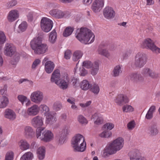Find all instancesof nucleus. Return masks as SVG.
<instances>
[{"label":"nucleus","mask_w":160,"mask_h":160,"mask_svg":"<svg viewBox=\"0 0 160 160\" xmlns=\"http://www.w3.org/2000/svg\"><path fill=\"white\" fill-rule=\"evenodd\" d=\"M71 55V52L69 50H67L64 53V58L67 59H69Z\"/></svg>","instance_id":"nucleus-57"},{"label":"nucleus","mask_w":160,"mask_h":160,"mask_svg":"<svg viewBox=\"0 0 160 160\" xmlns=\"http://www.w3.org/2000/svg\"><path fill=\"white\" fill-rule=\"evenodd\" d=\"M92 68L91 71V74L93 76L96 75L99 69V66L97 62H95V65L92 67Z\"/></svg>","instance_id":"nucleus-42"},{"label":"nucleus","mask_w":160,"mask_h":160,"mask_svg":"<svg viewBox=\"0 0 160 160\" xmlns=\"http://www.w3.org/2000/svg\"><path fill=\"white\" fill-rule=\"evenodd\" d=\"M46 148L44 147L39 148L37 150V157L39 160H43L45 156Z\"/></svg>","instance_id":"nucleus-23"},{"label":"nucleus","mask_w":160,"mask_h":160,"mask_svg":"<svg viewBox=\"0 0 160 160\" xmlns=\"http://www.w3.org/2000/svg\"><path fill=\"white\" fill-rule=\"evenodd\" d=\"M135 123L134 121L130 122L127 124L128 128L129 130H131L133 128L135 127Z\"/></svg>","instance_id":"nucleus-59"},{"label":"nucleus","mask_w":160,"mask_h":160,"mask_svg":"<svg viewBox=\"0 0 160 160\" xmlns=\"http://www.w3.org/2000/svg\"><path fill=\"white\" fill-rule=\"evenodd\" d=\"M18 100L23 104L24 102L27 100V97L23 95H19L18 97Z\"/></svg>","instance_id":"nucleus-56"},{"label":"nucleus","mask_w":160,"mask_h":160,"mask_svg":"<svg viewBox=\"0 0 160 160\" xmlns=\"http://www.w3.org/2000/svg\"><path fill=\"white\" fill-rule=\"evenodd\" d=\"M92 118L94 120V123L96 125H99L102 124L103 122V119L102 117L99 116L98 114L97 113H95L92 116Z\"/></svg>","instance_id":"nucleus-32"},{"label":"nucleus","mask_w":160,"mask_h":160,"mask_svg":"<svg viewBox=\"0 0 160 160\" xmlns=\"http://www.w3.org/2000/svg\"><path fill=\"white\" fill-rule=\"evenodd\" d=\"M62 108L61 103L59 102H56L54 103L53 106V109L56 111L60 110Z\"/></svg>","instance_id":"nucleus-44"},{"label":"nucleus","mask_w":160,"mask_h":160,"mask_svg":"<svg viewBox=\"0 0 160 160\" xmlns=\"http://www.w3.org/2000/svg\"><path fill=\"white\" fill-rule=\"evenodd\" d=\"M40 62V60L38 59H36L33 62L32 65V68L34 69Z\"/></svg>","instance_id":"nucleus-60"},{"label":"nucleus","mask_w":160,"mask_h":160,"mask_svg":"<svg viewBox=\"0 0 160 160\" xmlns=\"http://www.w3.org/2000/svg\"><path fill=\"white\" fill-rule=\"evenodd\" d=\"M41 26L42 30L44 32H48L52 28L53 22L50 19L43 18L41 20Z\"/></svg>","instance_id":"nucleus-8"},{"label":"nucleus","mask_w":160,"mask_h":160,"mask_svg":"<svg viewBox=\"0 0 160 160\" xmlns=\"http://www.w3.org/2000/svg\"><path fill=\"white\" fill-rule=\"evenodd\" d=\"M81 88L84 90H86L89 88L91 85L90 84L89 82L86 80H83L80 83Z\"/></svg>","instance_id":"nucleus-36"},{"label":"nucleus","mask_w":160,"mask_h":160,"mask_svg":"<svg viewBox=\"0 0 160 160\" xmlns=\"http://www.w3.org/2000/svg\"><path fill=\"white\" fill-rule=\"evenodd\" d=\"M72 147L75 151L82 152L86 148V143L83 136L80 134H77L72 140Z\"/></svg>","instance_id":"nucleus-3"},{"label":"nucleus","mask_w":160,"mask_h":160,"mask_svg":"<svg viewBox=\"0 0 160 160\" xmlns=\"http://www.w3.org/2000/svg\"><path fill=\"white\" fill-rule=\"evenodd\" d=\"M19 12L17 10H12L9 12L8 15V20L10 22H12L19 18Z\"/></svg>","instance_id":"nucleus-16"},{"label":"nucleus","mask_w":160,"mask_h":160,"mask_svg":"<svg viewBox=\"0 0 160 160\" xmlns=\"http://www.w3.org/2000/svg\"><path fill=\"white\" fill-rule=\"evenodd\" d=\"M79 31L76 38L82 43L89 44L93 42L94 40V36L91 30L87 28H81Z\"/></svg>","instance_id":"nucleus-1"},{"label":"nucleus","mask_w":160,"mask_h":160,"mask_svg":"<svg viewBox=\"0 0 160 160\" xmlns=\"http://www.w3.org/2000/svg\"><path fill=\"white\" fill-rule=\"evenodd\" d=\"M17 3V1L16 0H12L8 2L7 4V8L9 9L13 7L16 5Z\"/></svg>","instance_id":"nucleus-49"},{"label":"nucleus","mask_w":160,"mask_h":160,"mask_svg":"<svg viewBox=\"0 0 160 160\" xmlns=\"http://www.w3.org/2000/svg\"><path fill=\"white\" fill-rule=\"evenodd\" d=\"M122 72L121 66L118 65L114 68L112 72V74L113 77H117Z\"/></svg>","instance_id":"nucleus-34"},{"label":"nucleus","mask_w":160,"mask_h":160,"mask_svg":"<svg viewBox=\"0 0 160 160\" xmlns=\"http://www.w3.org/2000/svg\"><path fill=\"white\" fill-rule=\"evenodd\" d=\"M159 77L160 75L159 73L155 72L152 70L148 77L152 79H157L159 78Z\"/></svg>","instance_id":"nucleus-53"},{"label":"nucleus","mask_w":160,"mask_h":160,"mask_svg":"<svg viewBox=\"0 0 160 160\" xmlns=\"http://www.w3.org/2000/svg\"><path fill=\"white\" fill-rule=\"evenodd\" d=\"M14 153L12 151L8 152L5 156V160H13Z\"/></svg>","instance_id":"nucleus-47"},{"label":"nucleus","mask_w":160,"mask_h":160,"mask_svg":"<svg viewBox=\"0 0 160 160\" xmlns=\"http://www.w3.org/2000/svg\"><path fill=\"white\" fill-rule=\"evenodd\" d=\"M57 38V34L54 29L51 32L50 34L49 41L52 43H54L55 42Z\"/></svg>","instance_id":"nucleus-38"},{"label":"nucleus","mask_w":160,"mask_h":160,"mask_svg":"<svg viewBox=\"0 0 160 160\" xmlns=\"http://www.w3.org/2000/svg\"><path fill=\"white\" fill-rule=\"evenodd\" d=\"M80 75L82 76H84L88 73L87 71L83 67L80 68Z\"/></svg>","instance_id":"nucleus-61"},{"label":"nucleus","mask_w":160,"mask_h":160,"mask_svg":"<svg viewBox=\"0 0 160 160\" xmlns=\"http://www.w3.org/2000/svg\"><path fill=\"white\" fill-rule=\"evenodd\" d=\"M6 41V37L4 33L2 31H0V44H3Z\"/></svg>","instance_id":"nucleus-48"},{"label":"nucleus","mask_w":160,"mask_h":160,"mask_svg":"<svg viewBox=\"0 0 160 160\" xmlns=\"http://www.w3.org/2000/svg\"><path fill=\"white\" fill-rule=\"evenodd\" d=\"M69 82V79L67 77L65 80L64 79H60L58 81L56 82V84H57L59 87L63 90L67 89L68 86V82Z\"/></svg>","instance_id":"nucleus-20"},{"label":"nucleus","mask_w":160,"mask_h":160,"mask_svg":"<svg viewBox=\"0 0 160 160\" xmlns=\"http://www.w3.org/2000/svg\"><path fill=\"white\" fill-rule=\"evenodd\" d=\"M43 93L39 90H37L33 92L30 96L31 100L37 104L40 103L43 100Z\"/></svg>","instance_id":"nucleus-9"},{"label":"nucleus","mask_w":160,"mask_h":160,"mask_svg":"<svg viewBox=\"0 0 160 160\" xmlns=\"http://www.w3.org/2000/svg\"><path fill=\"white\" fill-rule=\"evenodd\" d=\"M39 107L41 109V110L44 111L45 112V113H46L49 112V110L48 107H47L46 105L44 104L41 105Z\"/></svg>","instance_id":"nucleus-58"},{"label":"nucleus","mask_w":160,"mask_h":160,"mask_svg":"<svg viewBox=\"0 0 160 160\" xmlns=\"http://www.w3.org/2000/svg\"><path fill=\"white\" fill-rule=\"evenodd\" d=\"M149 133L152 136L157 135L159 132L158 126L156 124L153 123L149 126L148 128Z\"/></svg>","instance_id":"nucleus-25"},{"label":"nucleus","mask_w":160,"mask_h":160,"mask_svg":"<svg viewBox=\"0 0 160 160\" xmlns=\"http://www.w3.org/2000/svg\"><path fill=\"white\" fill-rule=\"evenodd\" d=\"M44 128H37L36 131V137L41 140L45 142H48L51 140L53 138V135L49 130L44 131Z\"/></svg>","instance_id":"nucleus-4"},{"label":"nucleus","mask_w":160,"mask_h":160,"mask_svg":"<svg viewBox=\"0 0 160 160\" xmlns=\"http://www.w3.org/2000/svg\"><path fill=\"white\" fill-rule=\"evenodd\" d=\"M152 70L149 68H145L142 69V74L145 77H148Z\"/></svg>","instance_id":"nucleus-41"},{"label":"nucleus","mask_w":160,"mask_h":160,"mask_svg":"<svg viewBox=\"0 0 160 160\" xmlns=\"http://www.w3.org/2000/svg\"><path fill=\"white\" fill-rule=\"evenodd\" d=\"M7 86L6 85H4L2 89H1L0 92L2 95H5L7 90Z\"/></svg>","instance_id":"nucleus-62"},{"label":"nucleus","mask_w":160,"mask_h":160,"mask_svg":"<svg viewBox=\"0 0 160 160\" xmlns=\"http://www.w3.org/2000/svg\"><path fill=\"white\" fill-rule=\"evenodd\" d=\"M103 14L107 19H111L115 16V13L113 9L109 7H107L103 10Z\"/></svg>","instance_id":"nucleus-14"},{"label":"nucleus","mask_w":160,"mask_h":160,"mask_svg":"<svg viewBox=\"0 0 160 160\" xmlns=\"http://www.w3.org/2000/svg\"><path fill=\"white\" fill-rule=\"evenodd\" d=\"M129 79L133 82H143L144 78L142 75L140 73H132L129 76Z\"/></svg>","instance_id":"nucleus-18"},{"label":"nucleus","mask_w":160,"mask_h":160,"mask_svg":"<svg viewBox=\"0 0 160 160\" xmlns=\"http://www.w3.org/2000/svg\"><path fill=\"white\" fill-rule=\"evenodd\" d=\"M73 31V28L71 27H67L64 30L63 35L64 37L70 36Z\"/></svg>","instance_id":"nucleus-40"},{"label":"nucleus","mask_w":160,"mask_h":160,"mask_svg":"<svg viewBox=\"0 0 160 160\" xmlns=\"http://www.w3.org/2000/svg\"><path fill=\"white\" fill-rule=\"evenodd\" d=\"M82 55L83 53L81 51H76L73 54L72 60L74 61H77L82 57Z\"/></svg>","instance_id":"nucleus-39"},{"label":"nucleus","mask_w":160,"mask_h":160,"mask_svg":"<svg viewBox=\"0 0 160 160\" xmlns=\"http://www.w3.org/2000/svg\"><path fill=\"white\" fill-rule=\"evenodd\" d=\"M31 47L35 54L40 55L47 51L48 47L45 43H42V40L39 37L35 38L30 42Z\"/></svg>","instance_id":"nucleus-2"},{"label":"nucleus","mask_w":160,"mask_h":160,"mask_svg":"<svg viewBox=\"0 0 160 160\" xmlns=\"http://www.w3.org/2000/svg\"><path fill=\"white\" fill-rule=\"evenodd\" d=\"M56 121V118L53 114H51L50 112L47 114L46 120L47 123L52 124L55 122Z\"/></svg>","instance_id":"nucleus-30"},{"label":"nucleus","mask_w":160,"mask_h":160,"mask_svg":"<svg viewBox=\"0 0 160 160\" xmlns=\"http://www.w3.org/2000/svg\"><path fill=\"white\" fill-rule=\"evenodd\" d=\"M123 139L122 138L119 137L114 140L108 146L116 153L117 151L120 150L123 147Z\"/></svg>","instance_id":"nucleus-7"},{"label":"nucleus","mask_w":160,"mask_h":160,"mask_svg":"<svg viewBox=\"0 0 160 160\" xmlns=\"http://www.w3.org/2000/svg\"><path fill=\"white\" fill-rule=\"evenodd\" d=\"M39 108L38 106L35 104L28 108L27 111V114L31 116H33L37 115L39 112Z\"/></svg>","instance_id":"nucleus-19"},{"label":"nucleus","mask_w":160,"mask_h":160,"mask_svg":"<svg viewBox=\"0 0 160 160\" xmlns=\"http://www.w3.org/2000/svg\"><path fill=\"white\" fill-rule=\"evenodd\" d=\"M19 145L20 149L22 151L26 150L30 148V145L25 140H21Z\"/></svg>","instance_id":"nucleus-29"},{"label":"nucleus","mask_w":160,"mask_h":160,"mask_svg":"<svg viewBox=\"0 0 160 160\" xmlns=\"http://www.w3.org/2000/svg\"><path fill=\"white\" fill-rule=\"evenodd\" d=\"M67 101L72 104H75V99L73 98H70L68 99L67 100Z\"/></svg>","instance_id":"nucleus-64"},{"label":"nucleus","mask_w":160,"mask_h":160,"mask_svg":"<svg viewBox=\"0 0 160 160\" xmlns=\"http://www.w3.org/2000/svg\"><path fill=\"white\" fill-rule=\"evenodd\" d=\"M15 113L12 110L7 109L5 112V117L6 118L13 120L16 118Z\"/></svg>","instance_id":"nucleus-27"},{"label":"nucleus","mask_w":160,"mask_h":160,"mask_svg":"<svg viewBox=\"0 0 160 160\" xmlns=\"http://www.w3.org/2000/svg\"><path fill=\"white\" fill-rule=\"evenodd\" d=\"M147 61V58L146 54L142 52H139L136 55L134 62L132 64L133 68H141L144 66Z\"/></svg>","instance_id":"nucleus-5"},{"label":"nucleus","mask_w":160,"mask_h":160,"mask_svg":"<svg viewBox=\"0 0 160 160\" xmlns=\"http://www.w3.org/2000/svg\"><path fill=\"white\" fill-rule=\"evenodd\" d=\"M54 68L53 62L50 61L46 62L45 65V69L46 72L48 73H51L53 70Z\"/></svg>","instance_id":"nucleus-24"},{"label":"nucleus","mask_w":160,"mask_h":160,"mask_svg":"<svg viewBox=\"0 0 160 160\" xmlns=\"http://www.w3.org/2000/svg\"><path fill=\"white\" fill-rule=\"evenodd\" d=\"M33 158L32 152H28L25 153L20 158L21 160H31Z\"/></svg>","instance_id":"nucleus-37"},{"label":"nucleus","mask_w":160,"mask_h":160,"mask_svg":"<svg viewBox=\"0 0 160 160\" xmlns=\"http://www.w3.org/2000/svg\"><path fill=\"white\" fill-rule=\"evenodd\" d=\"M4 53L6 56L11 57L17 52H16V48L12 44L7 43L4 48Z\"/></svg>","instance_id":"nucleus-11"},{"label":"nucleus","mask_w":160,"mask_h":160,"mask_svg":"<svg viewBox=\"0 0 160 160\" xmlns=\"http://www.w3.org/2000/svg\"><path fill=\"white\" fill-rule=\"evenodd\" d=\"M9 102L8 98L6 97H0V108L6 107Z\"/></svg>","instance_id":"nucleus-33"},{"label":"nucleus","mask_w":160,"mask_h":160,"mask_svg":"<svg viewBox=\"0 0 160 160\" xmlns=\"http://www.w3.org/2000/svg\"><path fill=\"white\" fill-rule=\"evenodd\" d=\"M141 47L143 48L149 49L155 53L160 52V48L157 47L152 41L149 38L144 40L141 43Z\"/></svg>","instance_id":"nucleus-6"},{"label":"nucleus","mask_w":160,"mask_h":160,"mask_svg":"<svg viewBox=\"0 0 160 160\" xmlns=\"http://www.w3.org/2000/svg\"><path fill=\"white\" fill-rule=\"evenodd\" d=\"M78 120L81 124H86L88 121L82 115H80L78 116Z\"/></svg>","instance_id":"nucleus-51"},{"label":"nucleus","mask_w":160,"mask_h":160,"mask_svg":"<svg viewBox=\"0 0 160 160\" xmlns=\"http://www.w3.org/2000/svg\"><path fill=\"white\" fill-rule=\"evenodd\" d=\"M114 127L113 124L111 123H108L104 125V127L105 130H108L112 129Z\"/></svg>","instance_id":"nucleus-55"},{"label":"nucleus","mask_w":160,"mask_h":160,"mask_svg":"<svg viewBox=\"0 0 160 160\" xmlns=\"http://www.w3.org/2000/svg\"><path fill=\"white\" fill-rule=\"evenodd\" d=\"M91 91L94 94H97L98 93L100 89L98 86L97 84H95L91 86Z\"/></svg>","instance_id":"nucleus-46"},{"label":"nucleus","mask_w":160,"mask_h":160,"mask_svg":"<svg viewBox=\"0 0 160 160\" xmlns=\"http://www.w3.org/2000/svg\"><path fill=\"white\" fill-rule=\"evenodd\" d=\"M71 81L73 86L78 87L79 84V79L74 77H72Z\"/></svg>","instance_id":"nucleus-54"},{"label":"nucleus","mask_w":160,"mask_h":160,"mask_svg":"<svg viewBox=\"0 0 160 160\" xmlns=\"http://www.w3.org/2000/svg\"><path fill=\"white\" fill-rule=\"evenodd\" d=\"M115 153L110 147L107 146L104 149L102 156L104 158L108 157L109 155Z\"/></svg>","instance_id":"nucleus-31"},{"label":"nucleus","mask_w":160,"mask_h":160,"mask_svg":"<svg viewBox=\"0 0 160 160\" xmlns=\"http://www.w3.org/2000/svg\"><path fill=\"white\" fill-rule=\"evenodd\" d=\"M70 132L68 128L65 127L59 132L58 136V144L61 145L63 144L66 140L68 135Z\"/></svg>","instance_id":"nucleus-10"},{"label":"nucleus","mask_w":160,"mask_h":160,"mask_svg":"<svg viewBox=\"0 0 160 160\" xmlns=\"http://www.w3.org/2000/svg\"><path fill=\"white\" fill-rule=\"evenodd\" d=\"M128 156L130 160H146L141 156L140 152L137 149H133L130 151Z\"/></svg>","instance_id":"nucleus-12"},{"label":"nucleus","mask_w":160,"mask_h":160,"mask_svg":"<svg viewBox=\"0 0 160 160\" xmlns=\"http://www.w3.org/2000/svg\"><path fill=\"white\" fill-rule=\"evenodd\" d=\"M82 66L86 68H90L93 66V64L90 61H85L83 62Z\"/></svg>","instance_id":"nucleus-50"},{"label":"nucleus","mask_w":160,"mask_h":160,"mask_svg":"<svg viewBox=\"0 0 160 160\" xmlns=\"http://www.w3.org/2000/svg\"><path fill=\"white\" fill-rule=\"evenodd\" d=\"M31 124L33 127L37 128H43L41 127L43 124L42 117L39 116L34 117L31 120Z\"/></svg>","instance_id":"nucleus-15"},{"label":"nucleus","mask_w":160,"mask_h":160,"mask_svg":"<svg viewBox=\"0 0 160 160\" xmlns=\"http://www.w3.org/2000/svg\"><path fill=\"white\" fill-rule=\"evenodd\" d=\"M60 72L59 70L57 69L54 71L52 73L51 78V82H56L58 81L59 79H60Z\"/></svg>","instance_id":"nucleus-26"},{"label":"nucleus","mask_w":160,"mask_h":160,"mask_svg":"<svg viewBox=\"0 0 160 160\" xmlns=\"http://www.w3.org/2000/svg\"><path fill=\"white\" fill-rule=\"evenodd\" d=\"M112 133L108 130H105L100 134V136L102 138H108L112 135Z\"/></svg>","instance_id":"nucleus-43"},{"label":"nucleus","mask_w":160,"mask_h":160,"mask_svg":"<svg viewBox=\"0 0 160 160\" xmlns=\"http://www.w3.org/2000/svg\"><path fill=\"white\" fill-rule=\"evenodd\" d=\"M115 102L119 105H122L128 102V99L126 96H124L122 94L118 95L115 100Z\"/></svg>","instance_id":"nucleus-22"},{"label":"nucleus","mask_w":160,"mask_h":160,"mask_svg":"<svg viewBox=\"0 0 160 160\" xmlns=\"http://www.w3.org/2000/svg\"><path fill=\"white\" fill-rule=\"evenodd\" d=\"M23 132L25 137L27 138H32L34 136L35 133L32 128L29 126L25 127Z\"/></svg>","instance_id":"nucleus-17"},{"label":"nucleus","mask_w":160,"mask_h":160,"mask_svg":"<svg viewBox=\"0 0 160 160\" xmlns=\"http://www.w3.org/2000/svg\"><path fill=\"white\" fill-rule=\"evenodd\" d=\"M104 4L103 0H95L92 4V9L94 12H98L102 9Z\"/></svg>","instance_id":"nucleus-13"},{"label":"nucleus","mask_w":160,"mask_h":160,"mask_svg":"<svg viewBox=\"0 0 160 160\" xmlns=\"http://www.w3.org/2000/svg\"><path fill=\"white\" fill-rule=\"evenodd\" d=\"M20 57V55L18 53H16L14 56L11 58L10 63L15 68L19 62Z\"/></svg>","instance_id":"nucleus-28"},{"label":"nucleus","mask_w":160,"mask_h":160,"mask_svg":"<svg viewBox=\"0 0 160 160\" xmlns=\"http://www.w3.org/2000/svg\"><path fill=\"white\" fill-rule=\"evenodd\" d=\"M122 110L124 112H132L133 111V108L130 105H124L122 108Z\"/></svg>","instance_id":"nucleus-45"},{"label":"nucleus","mask_w":160,"mask_h":160,"mask_svg":"<svg viewBox=\"0 0 160 160\" xmlns=\"http://www.w3.org/2000/svg\"><path fill=\"white\" fill-rule=\"evenodd\" d=\"M153 113L148 111L146 115V118L147 119H151L152 118Z\"/></svg>","instance_id":"nucleus-63"},{"label":"nucleus","mask_w":160,"mask_h":160,"mask_svg":"<svg viewBox=\"0 0 160 160\" xmlns=\"http://www.w3.org/2000/svg\"><path fill=\"white\" fill-rule=\"evenodd\" d=\"M49 14L52 17L56 18H61L65 16V12L56 9L52 10L50 11Z\"/></svg>","instance_id":"nucleus-21"},{"label":"nucleus","mask_w":160,"mask_h":160,"mask_svg":"<svg viewBox=\"0 0 160 160\" xmlns=\"http://www.w3.org/2000/svg\"><path fill=\"white\" fill-rule=\"evenodd\" d=\"M98 53L107 58H108L110 56V54L108 50L106 49L99 50Z\"/></svg>","instance_id":"nucleus-52"},{"label":"nucleus","mask_w":160,"mask_h":160,"mask_svg":"<svg viewBox=\"0 0 160 160\" xmlns=\"http://www.w3.org/2000/svg\"><path fill=\"white\" fill-rule=\"evenodd\" d=\"M28 26V24L26 22H22L18 27V32L20 33L25 31L27 28Z\"/></svg>","instance_id":"nucleus-35"}]
</instances>
